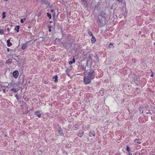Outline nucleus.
<instances>
[{"instance_id":"79ce46f5","label":"nucleus","mask_w":155,"mask_h":155,"mask_svg":"<svg viewBox=\"0 0 155 155\" xmlns=\"http://www.w3.org/2000/svg\"><path fill=\"white\" fill-rule=\"evenodd\" d=\"M112 45V44H111V43H110V44H109V47H111L110 46H111V45Z\"/></svg>"},{"instance_id":"c85d7f7f","label":"nucleus","mask_w":155,"mask_h":155,"mask_svg":"<svg viewBox=\"0 0 155 155\" xmlns=\"http://www.w3.org/2000/svg\"><path fill=\"white\" fill-rule=\"evenodd\" d=\"M8 84V85H6V86H2V85H1V86L2 87H8V86L9 85H11V84H12V83H10L9 84Z\"/></svg>"},{"instance_id":"6e6552de","label":"nucleus","mask_w":155,"mask_h":155,"mask_svg":"<svg viewBox=\"0 0 155 155\" xmlns=\"http://www.w3.org/2000/svg\"><path fill=\"white\" fill-rule=\"evenodd\" d=\"M84 133V131L82 130H81L80 131H79L78 133V136L81 137L83 136Z\"/></svg>"},{"instance_id":"72a5a7b5","label":"nucleus","mask_w":155,"mask_h":155,"mask_svg":"<svg viewBox=\"0 0 155 155\" xmlns=\"http://www.w3.org/2000/svg\"><path fill=\"white\" fill-rule=\"evenodd\" d=\"M73 63L72 62V61H70L69 62V64L70 65L72 64Z\"/></svg>"},{"instance_id":"052dcab7","label":"nucleus","mask_w":155,"mask_h":155,"mask_svg":"<svg viewBox=\"0 0 155 155\" xmlns=\"http://www.w3.org/2000/svg\"><path fill=\"white\" fill-rule=\"evenodd\" d=\"M84 53H85V52H84V53H83V54H84Z\"/></svg>"},{"instance_id":"ea45409f","label":"nucleus","mask_w":155,"mask_h":155,"mask_svg":"<svg viewBox=\"0 0 155 155\" xmlns=\"http://www.w3.org/2000/svg\"><path fill=\"white\" fill-rule=\"evenodd\" d=\"M10 28H7V30L8 31H10Z\"/></svg>"},{"instance_id":"09e8293b","label":"nucleus","mask_w":155,"mask_h":155,"mask_svg":"<svg viewBox=\"0 0 155 155\" xmlns=\"http://www.w3.org/2000/svg\"><path fill=\"white\" fill-rule=\"evenodd\" d=\"M11 27H12V25H10V26H9Z\"/></svg>"},{"instance_id":"13d9d810","label":"nucleus","mask_w":155,"mask_h":155,"mask_svg":"<svg viewBox=\"0 0 155 155\" xmlns=\"http://www.w3.org/2000/svg\"><path fill=\"white\" fill-rule=\"evenodd\" d=\"M154 45H155V42L154 43Z\"/></svg>"},{"instance_id":"f3484780","label":"nucleus","mask_w":155,"mask_h":155,"mask_svg":"<svg viewBox=\"0 0 155 155\" xmlns=\"http://www.w3.org/2000/svg\"><path fill=\"white\" fill-rule=\"evenodd\" d=\"M135 142L137 143L138 144H140L141 143V140L138 139H136L134 140Z\"/></svg>"},{"instance_id":"c756f323","label":"nucleus","mask_w":155,"mask_h":155,"mask_svg":"<svg viewBox=\"0 0 155 155\" xmlns=\"http://www.w3.org/2000/svg\"><path fill=\"white\" fill-rule=\"evenodd\" d=\"M7 46L8 47H10L12 45V44L10 42H9V43H8L7 44Z\"/></svg>"},{"instance_id":"49530a36","label":"nucleus","mask_w":155,"mask_h":155,"mask_svg":"<svg viewBox=\"0 0 155 155\" xmlns=\"http://www.w3.org/2000/svg\"><path fill=\"white\" fill-rule=\"evenodd\" d=\"M9 50L10 49L9 48H7V51H9Z\"/></svg>"},{"instance_id":"a19ab883","label":"nucleus","mask_w":155,"mask_h":155,"mask_svg":"<svg viewBox=\"0 0 155 155\" xmlns=\"http://www.w3.org/2000/svg\"><path fill=\"white\" fill-rule=\"evenodd\" d=\"M3 92L4 93H5V89H3Z\"/></svg>"},{"instance_id":"a878e982","label":"nucleus","mask_w":155,"mask_h":155,"mask_svg":"<svg viewBox=\"0 0 155 155\" xmlns=\"http://www.w3.org/2000/svg\"><path fill=\"white\" fill-rule=\"evenodd\" d=\"M99 93L100 94H101V96H103V94H104V91L102 90H101L99 91Z\"/></svg>"},{"instance_id":"864d4df0","label":"nucleus","mask_w":155,"mask_h":155,"mask_svg":"<svg viewBox=\"0 0 155 155\" xmlns=\"http://www.w3.org/2000/svg\"><path fill=\"white\" fill-rule=\"evenodd\" d=\"M54 21V25H55V21Z\"/></svg>"},{"instance_id":"1a4fd4ad","label":"nucleus","mask_w":155,"mask_h":155,"mask_svg":"<svg viewBox=\"0 0 155 155\" xmlns=\"http://www.w3.org/2000/svg\"><path fill=\"white\" fill-rule=\"evenodd\" d=\"M35 114L39 118H40L41 117V114L40 113V112L39 111H35Z\"/></svg>"},{"instance_id":"20e7f679","label":"nucleus","mask_w":155,"mask_h":155,"mask_svg":"<svg viewBox=\"0 0 155 155\" xmlns=\"http://www.w3.org/2000/svg\"><path fill=\"white\" fill-rule=\"evenodd\" d=\"M106 15L105 12L103 11H101L100 12L99 16L98 17H100L102 19L103 21H105L106 19Z\"/></svg>"},{"instance_id":"6e6d98bb","label":"nucleus","mask_w":155,"mask_h":155,"mask_svg":"<svg viewBox=\"0 0 155 155\" xmlns=\"http://www.w3.org/2000/svg\"><path fill=\"white\" fill-rule=\"evenodd\" d=\"M136 89H137V90H140L138 88H137Z\"/></svg>"},{"instance_id":"4d7b16f0","label":"nucleus","mask_w":155,"mask_h":155,"mask_svg":"<svg viewBox=\"0 0 155 155\" xmlns=\"http://www.w3.org/2000/svg\"><path fill=\"white\" fill-rule=\"evenodd\" d=\"M67 74H68V76H69V74H68V73H67Z\"/></svg>"},{"instance_id":"a18cd8bd","label":"nucleus","mask_w":155,"mask_h":155,"mask_svg":"<svg viewBox=\"0 0 155 155\" xmlns=\"http://www.w3.org/2000/svg\"><path fill=\"white\" fill-rule=\"evenodd\" d=\"M48 31H49V32H51V28H49V30H48Z\"/></svg>"},{"instance_id":"4be33fe9","label":"nucleus","mask_w":155,"mask_h":155,"mask_svg":"<svg viewBox=\"0 0 155 155\" xmlns=\"http://www.w3.org/2000/svg\"><path fill=\"white\" fill-rule=\"evenodd\" d=\"M126 150L128 152H130L131 151V150L130 149V148L128 146H126Z\"/></svg>"},{"instance_id":"4c0bfd02","label":"nucleus","mask_w":155,"mask_h":155,"mask_svg":"<svg viewBox=\"0 0 155 155\" xmlns=\"http://www.w3.org/2000/svg\"><path fill=\"white\" fill-rule=\"evenodd\" d=\"M10 42V39H8V40H7V43H9V42Z\"/></svg>"},{"instance_id":"de8ad7c7","label":"nucleus","mask_w":155,"mask_h":155,"mask_svg":"<svg viewBox=\"0 0 155 155\" xmlns=\"http://www.w3.org/2000/svg\"><path fill=\"white\" fill-rule=\"evenodd\" d=\"M44 83L45 84H48V83L47 82V81H46V82L45 81V82Z\"/></svg>"},{"instance_id":"c03bdc74","label":"nucleus","mask_w":155,"mask_h":155,"mask_svg":"<svg viewBox=\"0 0 155 155\" xmlns=\"http://www.w3.org/2000/svg\"><path fill=\"white\" fill-rule=\"evenodd\" d=\"M87 1V0H81V2H84V1Z\"/></svg>"},{"instance_id":"5701e85b","label":"nucleus","mask_w":155,"mask_h":155,"mask_svg":"<svg viewBox=\"0 0 155 155\" xmlns=\"http://www.w3.org/2000/svg\"><path fill=\"white\" fill-rule=\"evenodd\" d=\"M2 18H4L5 17L6 15H5V12H2Z\"/></svg>"},{"instance_id":"b1692460","label":"nucleus","mask_w":155,"mask_h":155,"mask_svg":"<svg viewBox=\"0 0 155 155\" xmlns=\"http://www.w3.org/2000/svg\"><path fill=\"white\" fill-rule=\"evenodd\" d=\"M88 55H89L88 58H89V59L92 60V58L90 56V54L89 53L87 52L86 53L87 56Z\"/></svg>"},{"instance_id":"603ef678","label":"nucleus","mask_w":155,"mask_h":155,"mask_svg":"<svg viewBox=\"0 0 155 155\" xmlns=\"http://www.w3.org/2000/svg\"><path fill=\"white\" fill-rule=\"evenodd\" d=\"M49 22H50V23H52V21H50Z\"/></svg>"},{"instance_id":"aec40b11","label":"nucleus","mask_w":155,"mask_h":155,"mask_svg":"<svg viewBox=\"0 0 155 155\" xmlns=\"http://www.w3.org/2000/svg\"><path fill=\"white\" fill-rule=\"evenodd\" d=\"M87 31L89 35L90 36H92V35H93V34H92V32H91L89 29H88Z\"/></svg>"},{"instance_id":"f03ea898","label":"nucleus","mask_w":155,"mask_h":155,"mask_svg":"<svg viewBox=\"0 0 155 155\" xmlns=\"http://www.w3.org/2000/svg\"><path fill=\"white\" fill-rule=\"evenodd\" d=\"M86 76L92 80L94 79L95 78V73L94 70L91 69L88 72V74Z\"/></svg>"},{"instance_id":"423d86ee","label":"nucleus","mask_w":155,"mask_h":155,"mask_svg":"<svg viewBox=\"0 0 155 155\" xmlns=\"http://www.w3.org/2000/svg\"><path fill=\"white\" fill-rule=\"evenodd\" d=\"M58 134L61 135V136H63L64 135V134L63 132V131L62 129L60 127L58 129Z\"/></svg>"},{"instance_id":"39448f33","label":"nucleus","mask_w":155,"mask_h":155,"mask_svg":"<svg viewBox=\"0 0 155 155\" xmlns=\"http://www.w3.org/2000/svg\"><path fill=\"white\" fill-rule=\"evenodd\" d=\"M18 74L19 73L18 71L17 70H15L13 73L12 76L15 78L16 79L18 77Z\"/></svg>"},{"instance_id":"dca6fc26","label":"nucleus","mask_w":155,"mask_h":155,"mask_svg":"<svg viewBox=\"0 0 155 155\" xmlns=\"http://www.w3.org/2000/svg\"><path fill=\"white\" fill-rule=\"evenodd\" d=\"M58 76L57 75H55L53 77V79H54V81L55 82H58Z\"/></svg>"},{"instance_id":"2eb2a0df","label":"nucleus","mask_w":155,"mask_h":155,"mask_svg":"<svg viewBox=\"0 0 155 155\" xmlns=\"http://www.w3.org/2000/svg\"><path fill=\"white\" fill-rule=\"evenodd\" d=\"M19 28L20 26L19 25L16 26L15 27L14 30L16 31L17 32H18L19 31Z\"/></svg>"},{"instance_id":"f8f14e48","label":"nucleus","mask_w":155,"mask_h":155,"mask_svg":"<svg viewBox=\"0 0 155 155\" xmlns=\"http://www.w3.org/2000/svg\"><path fill=\"white\" fill-rule=\"evenodd\" d=\"M42 3L44 4L47 5L48 6H49L50 5V3L48 2V1L47 0H41Z\"/></svg>"},{"instance_id":"58836bf2","label":"nucleus","mask_w":155,"mask_h":155,"mask_svg":"<svg viewBox=\"0 0 155 155\" xmlns=\"http://www.w3.org/2000/svg\"><path fill=\"white\" fill-rule=\"evenodd\" d=\"M48 28H51V25H48Z\"/></svg>"},{"instance_id":"a211bd4d","label":"nucleus","mask_w":155,"mask_h":155,"mask_svg":"<svg viewBox=\"0 0 155 155\" xmlns=\"http://www.w3.org/2000/svg\"><path fill=\"white\" fill-rule=\"evenodd\" d=\"M12 60L11 59H9L6 61V62L8 64H10L12 63Z\"/></svg>"},{"instance_id":"cd10ccee","label":"nucleus","mask_w":155,"mask_h":155,"mask_svg":"<svg viewBox=\"0 0 155 155\" xmlns=\"http://www.w3.org/2000/svg\"><path fill=\"white\" fill-rule=\"evenodd\" d=\"M11 91H13L14 92H17V91L16 90V88H12L11 89Z\"/></svg>"},{"instance_id":"7ed1b4c3","label":"nucleus","mask_w":155,"mask_h":155,"mask_svg":"<svg viewBox=\"0 0 155 155\" xmlns=\"http://www.w3.org/2000/svg\"><path fill=\"white\" fill-rule=\"evenodd\" d=\"M105 21H103L102 19L100 17H98L97 21V25L100 27H101L104 25Z\"/></svg>"},{"instance_id":"8fccbe9b","label":"nucleus","mask_w":155,"mask_h":155,"mask_svg":"<svg viewBox=\"0 0 155 155\" xmlns=\"http://www.w3.org/2000/svg\"><path fill=\"white\" fill-rule=\"evenodd\" d=\"M153 74H151V77H153Z\"/></svg>"},{"instance_id":"2f4dec72","label":"nucleus","mask_w":155,"mask_h":155,"mask_svg":"<svg viewBox=\"0 0 155 155\" xmlns=\"http://www.w3.org/2000/svg\"><path fill=\"white\" fill-rule=\"evenodd\" d=\"M15 97H16L18 101L19 100V97H18V95L17 94H16V95H15Z\"/></svg>"},{"instance_id":"0eeeda50","label":"nucleus","mask_w":155,"mask_h":155,"mask_svg":"<svg viewBox=\"0 0 155 155\" xmlns=\"http://www.w3.org/2000/svg\"><path fill=\"white\" fill-rule=\"evenodd\" d=\"M90 137H94L95 135V133L94 131L93 130H91L90 132V133L89 134Z\"/></svg>"},{"instance_id":"bb28decb","label":"nucleus","mask_w":155,"mask_h":155,"mask_svg":"<svg viewBox=\"0 0 155 155\" xmlns=\"http://www.w3.org/2000/svg\"><path fill=\"white\" fill-rule=\"evenodd\" d=\"M4 31L3 29H0V35H2L4 34Z\"/></svg>"},{"instance_id":"9b49d317","label":"nucleus","mask_w":155,"mask_h":155,"mask_svg":"<svg viewBox=\"0 0 155 155\" xmlns=\"http://www.w3.org/2000/svg\"><path fill=\"white\" fill-rule=\"evenodd\" d=\"M79 128V125L78 124H75V125L73 126L72 129L74 130H76L78 129Z\"/></svg>"},{"instance_id":"680f3d73","label":"nucleus","mask_w":155,"mask_h":155,"mask_svg":"<svg viewBox=\"0 0 155 155\" xmlns=\"http://www.w3.org/2000/svg\"><path fill=\"white\" fill-rule=\"evenodd\" d=\"M1 91V89H0V91Z\"/></svg>"},{"instance_id":"7c9ffc66","label":"nucleus","mask_w":155,"mask_h":155,"mask_svg":"<svg viewBox=\"0 0 155 155\" xmlns=\"http://www.w3.org/2000/svg\"><path fill=\"white\" fill-rule=\"evenodd\" d=\"M26 18H24V19H21V22L22 23H24V20H25L26 19Z\"/></svg>"},{"instance_id":"473e14b6","label":"nucleus","mask_w":155,"mask_h":155,"mask_svg":"<svg viewBox=\"0 0 155 155\" xmlns=\"http://www.w3.org/2000/svg\"><path fill=\"white\" fill-rule=\"evenodd\" d=\"M70 71V70L68 68H67V70L66 71V73H68Z\"/></svg>"},{"instance_id":"6ab92c4d","label":"nucleus","mask_w":155,"mask_h":155,"mask_svg":"<svg viewBox=\"0 0 155 155\" xmlns=\"http://www.w3.org/2000/svg\"><path fill=\"white\" fill-rule=\"evenodd\" d=\"M86 66L85 65H82V69L83 70H84L85 72H87V71H86Z\"/></svg>"},{"instance_id":"f704fd0d","label":"nucleus","mask_w":155,"mask_h":155,"mask_svg":"<svg viewBox=\"0 0 155 155\" xmlns=\"http://www.w3.org/2000/svg\"><path fill=\"white\" fill-rule=\"evenodd\" d=\"M72 62H73V63H74L75 62V58H73L72 59Z\"/></svg>"},{"instance_id":"37998d69","label":"nucleus","mask_w":155,"mask_h":155,"mask_svg":"<svg viewBox=\"0 0 155 155\" xmlns=\"http://www.w3.org/2000/svg\"><path fill=\"white\" fill-rule=\"evenodd\" d=\"M95 58H97H97H98V57L97 56V55H96L95 56Z\"/></svg>"},{"instance_id":"ddd939ff","label":"nucleus","mask_w":155,"mask_h":155,"mask_svg":"<svg viewBox=\"0 0 155 155\" xmlns=\"http://www.w3.org/2000/svg\"><path fill=\"white\" fill-rule=\"evenodd\" d=\"M27 46V43H26L25 44H23L22 45V46L21 47V48L22 49L24 50L25 49Z\"/></svg>"},{"instance_id":"393cba45","label":"nucleus","mask_w":155,"mask_h":155,"mask_svg":"<svg viewBox=\"0 0 155 155\" xmlns=\"http://www.w3.org/2000/svg\"><path fill=\"white\" fill-rule=\"evenodd\" d=\"M51 12H54V15H52V17L53 18H55V15L54 12V10L53 9H52L51 10Z\"/></svg>"},{"instance_id":"e433bc0d","label":"nucleus","mask_w":155,"mask_h":155,"mask_svg":"<svg viewBox=\"0 0 155 155\" xmlns=\"http://www.w3.org/2000/svg\"><path fill=\"white\" fill-rule=\"evenodd\" d=\"M127 155H132L131 153L130 152H128L127 153Z\"/></svg>"},{"instance_id":"4468645a","label":"nucleus","mask_w":155,"mask_h":155,"mask_svg":"<svg viewBox=\"0 0 155 155\" xmlns=\"http://www.w3.org/2000/svg\"><path fill=\"white\" fill-rule=\"evenodd\" d=\"M91 39V43H94L96 41V39L94 35H92Z\"/></svg>"},{"instance_id":"5fc2aeb1","label":"nucleus","mask_w":155,"mask_h":155,"mask_svg":"<svg viewBox=\"0 0 155 155\" xmlns=\"http://www.w3.org/2000/svg\"><path fill=\"white\" fill-rule=\"evenodd\" d=\"M31 27V26H28V28H30Z\"/></svg>"},{"instance_id":"9d476101","label":"nucleus","mask_w":155,"mask_h":155,"mask_svg":"<svg viewBox=\"0 0 155 155\" xmlns=\"http://www.w3.org/2000/svg\"><path fill=\"white\" fill-rule=\"evenodd\" d=\"M82 4L84 5L85 8L88 7V4L87 3V1H84V2H81Z\"/></svg>"},{"instance_id":"412c9836","label":"nucleus","mask_w":155,"mask_h":155,"mask_svg":"<svg viewBox=\"0 0 155 155\" xmlns=\"http://www.w3.org/2000/svg\"><path fill=\"white\" fill-rule=\"evenodd\" d=\"M47 16L50 19H51V15L50 14L49 12H47Z\"/></svg>"},{"instance_id":"c9c22d12","label":"nucleus","mask_w":155,"mask_h":155,"mask_svg":"<svg viewBox=\"0 0 155 155\" xmlns=\"http://www.w3.org/2000/svg\"><path fill=\"white\" fill-rule=\"evenodd\" d=\"M117 1H118L119 2L121 3L122 2L123 0H117Z\"/></svg>"},{"instance_id":"f257e3e1","label":"nucleus","mask_w":155,"mask_h":155,"mask_svg":"<svg viewBox=\"0 0 155 155\" xmlns=\"http://www.w3.org/2000/svg\"><path fill=\"white\" fill-rule=\"evenodd\" d=\"M83 79V82L85 85H87L89 84L91 82V81L92 80L91 78H89L86 76V75L85 74L84 75Z\"/></svg>"},{"instance_id":"bf43d9fd","label":"nucleus","mask_w":155,"mask_h":155,"mask_svg":"<svg viewBox=\"0 0 155 155\" xmlns=\"http://www.w3.org/2000/svg\"><path fill=\"white\" fill-rule=\"evenodd\" d=\"M5 0V1H8V0Z\"/></svg>"},{"instance_id":"3c124183","label":"nucleus","mask_w":155,"mask_h":155,"mask_svg":"<svg viewBox=\"0 0 155 155\" xmlns=\"http://www.w3.org/2000/svg\"><path fill=\"white\" fill-rule=\"evenodd\" d=\"M5 136L6 137H7V135L6 134L5 135Z\"/></svg>"}]
</instances>
